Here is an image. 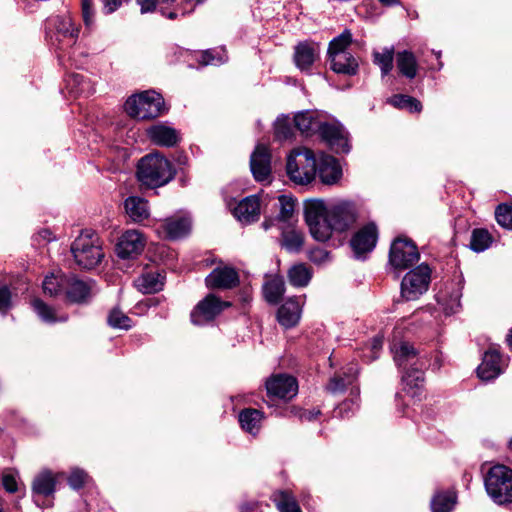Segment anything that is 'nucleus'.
<instances>
[{"label":"nucleus","instance_id":"nucleus-1","mask_svg":"<svg viewBox=\"0 0 512 512\" xmlns=\"http://www.w3.org/2000/svg\"><path fill=\"white\" fill-rule=\"evenodd\" d=\"M305 220L311 236L325 242L334 232L343 233L351 229L357 220V210L348 201L328 205L321 199H312L305 204Z\"/></svg>","mask_w":512,"mask_h":512},{"label":"nucleus","instance_id":"nucleus-2","mask_svg":"<svg viewBox=\"0 0 512 512\" xmlns=\"http://www.w3.org/2000/svg\"><path fill=\"white\" fill-rule=\"evenodd\" d=\"M394 360L397 365L406 369L402 380L406 387L420 390L424 386V369L429 365L426 355H418L413 346L403 342L398 347L394 346Z\"/></svg>","mask_w":512,"mask_h":512},{"label":"nucleus","instance_id":"nucleus-3","mask_svg":"<svg viewBox=\"0 0 512 512\" xmlns=\"http://www.w3.org/2000/svg\"><path fill=\"white\" fill-rule=\"evenodd\" d=\"M71 253L82 269H93L104 257L99 236L91 230L82 231L71 244Z\"/></svg>","mask_w":512,"mask_h":512},{"label":"nucleus","instance_id":"nucleus-4","mask_svg":"<svg viewBox=\"0 0 512 512\" xmlns=\"http://www.w3.org/2000/svg\"><path fill=\"white\" fill-rule=\"evenodd\" d=\"M287 174L292 182L298 185L311 183L316 176L317 164L312 150L296 148L287 158Z\"/></svg>","mask_w":512,"mask_h":512},{"label":"nucleus","instance_id":"nucleus-5","mask_svg":"<svg viewBox=\"0 0 512 512\" xmlns=\"http://www.w3.org/2000/svg\"><path fill=\"white\" fill-rule=\"evenodd\" d=\"M488 495L498 504L512 502V469L498 464L489 469L485 476Z\"/></svg>","mask_w":512,"mask_h":512},{"label":"nucleus","instance_id":"nucleus-6","mask_svg":"<svg viewBox=\"0 0 512 512\" xmlns=\"http://www.w3.org/2000/svg\"><path fill=\"white\" fill-rule=\"evenodd\" d=\"M153 90L130 96L124 105L126 113L137 120H152L160 115V101Z\"/></svg>","mask_w":512,"mask_h":512},{"label":"nucleus","instance_id":"nucleus-7","mask_svg":"<svg viewBox=\"0 0 512 512\" xmlns=\"http://www.w3.org/2000/svg\"><path fill=\"white\" fill-rule=\"evenodd\" d=\"M49 29H54L51 36L53 45L60 50L72 47L79 35V27L75 25L70 15L56 16L48 20Z\"/></svg>","mask_w":512,"mask_h":512},{"label":"nucleus","instance_id":"nucleus-8","mask_svg":"<svg viewBox=\"0 0 512 512\" xmlns=\"http://www.w3.org/2000/svg\"><path fill=\"white\" fill-rule=\"evenodd\" d=\"M431 270L428 265L421 264L409 271L401 282V295L407 300H415L428 290Z\"/></svg>","mask_w":512,"mask_h":512},{"label":"nucleus","instance_id":"nucleus-9","mask_svg":"<svg viewBox=\"0 0 512 512\" xmlns=\"http://www.w3.org/2000/svg\"><path fill=\"white\" fill-rule=\"evenodd\" d=\"M416 245L409 239L397 238L391 245L389 261L395 269H407L419 260Z\"/></svg>","mask_w":512,"mask_h":512},{"label":"nucleus","instance_id":"nucleus-10","mask_svg":"<svg viewBox=\"0 0 512 512\" xmlns=\"http://www.w3.org/2000/svg\"><path fill=\"white\" fill-rule=\"evenodd\" d=\"M136 176L143 189L160 187V154L155 152L143 156L138 162Z\"/></svg>","mask_w":512,"mask_h":512},{"label":"nucleus","instance_id":"nucleus-11","mask_svg":"<svg viewBox=\"0 0 512 512\" xmlns=\"http://www.w3.org/2000/svg\"><path fill=\"white\" fill-rule=\"evenodd\" d=\"M231 303L222 301L214 294H208L191 312V320L196 325H204L213 321Z\"/></svg>","mask_w":512,"mask_h":512},{"label":"nucleus","instance_id":"nucleus-12","mask_svg":"<svg viewBox=\"0 0 512 512\" xmlns=\"http://www.w3.org/2000/svg\"><path fill=\"white\" fill-rule=\"evenodd\" d=\"M145 246V239L138 230H127L116 244V254L121 259H134L139 256Z\"/></svg>","mask_w":512,"mask_h":512},{"label":"nucleus","instance_id":"nucleus-13","mask_svg":"<svg viewBox=\"0 0 512 512\" xmlns=\"http://www.w3.org/2000/svg\"><path fill=\"white\" fill-rule=\"evenodd\" d=\"M267 393L271 397L289 400L298 392V384L294 377L286 374L273 375L266 381Z\"/></svg>","mask_w":512,"mask_h":512},{"label":"nucleus","instance_id":"nucleus-14","mask_svg":"<svg viewBox=\"0 0 512 512\" xmlns=\"http://www.w3.org/2000/svg\"><path fill=\"white\" fill-rule=\"evenodd\" d=\"M205 284L210 289H232L239 284V275L233 267H216L205 278Z\"/></svg>","mask_w":512,"mask_h":512},{"label":"nucleus","instance_id":"nucleus-15","mask_svg":"<svg viewBox=\"0 0 512 512\" xmlns=\"http://www.w3.org/2000/svg\"><path fill=\"white\" fill-rule=\"evenodd\" d=\"M320 45L312 40L299 42L294 47V63L301 71H309L319 58Z\"/></svg>","mask_w":512,"mask_h":512},{"label":"nucleus","instance_id":"nucleus-16","mask_svg":"<svg viewBox=\"0 0 512 512\" xmlns=\"http://www.w3.org/2000/svg\"><path fill=\"white\" fill-rule=\"evenodd\" d=\"M250 167L256 181H268L271 176V156L266 146L258 145L251 155Z\"/></svg>","mask_w":512,"mask_h":512},{"label":"nucleus","instance_id":"nucleus-17","mask_svg":"<svg viewBox=\"0 0 512 512\" xmlns=\"http://www.w3.org/2000/svg\"><path fill=\"white\" fill-rule=\"evenodd\" d=\"M378 237L377 227L368 224L361 228L351 239V247L357 256L370 252L376 245Z\"/></svg>","mask_w":512,"mask_h":512},{"label":"nucleus","instance_id":"nucleus-18","mask_svg":"<svg viewBox=\"0 0 512 512\" xmlns=\"http://www.w3.org/2000/svg\"><path fill=\"white\" fill-rule=\"evenodd\" d=\"M261 202L257 195H251L241 200L234 208V216L243 223H252L259 219Z\"/></svg>","mask_w":512,"mask_h":512},{"label":"nucleus","instance_id":"nucleus-19","mask_svg":"<svg viewBox=\"0 0 512 512\" xmlns=\"http://www.w3.org/2000/svg\"><path fill=\"white\" fill-rule=\"evenodd\" d=\"M321 137L326 140L337 152H348L349 145L341 126L323 123L318 126Z\"/></svg>","mask_w":512,"mask_h":512},{"label":"nucleus","instance_id":"nucleus-20","mask_svg":"<svg viewBox=\"0 0 512 512\" xmlns=\"http://www.w3.org/2000/svg\"><path fill=\"white\" fill-rule=\"evenodd\" d=\"M301 312V297H292L280 306L278 309L277 318L282 326L290 328L298 323L301 317Z\"/></svg>","mask_w":512,"mask_h":512},{"label":"nucleus","instance_id":"nucleus-21","mask_svg":"<svg viewBox=\"0 0 512 512\" xmlns=\"http://www.w3.org/2000/svg\"><path fill=\"white\" fill-rule=\"evenodd\" d=\"M318 175L322 183L333 185L341 178L342 170L336 158L325 155L320 159Z\"/></svg>","mask_w":512,"mask_h":512},{"label":"nucleus","instance_id":"nucleus-22","mask_svg":"<svg viewBox=\"0 0 512 512\" xmlns=\"http://www.w3.org/2000/svg\"><path fill=\"white\" fill-rule=\"evenodd\" d=\"M166 237L176 240L187 236L191 231V220L186 215H174L165 220Z\"/></svg>","mask_w":512,"mask_h":512},{"label":"nucleus","instance_id":"nucleus-23","mask_svg":"<svg viewBox=\"0 0 512 512\" xmlns=\"http://www.w3.org/2000/svg\"><path fill=\"white\" fill-rule=\"evenodd\" d=\"M501 356L496 350L484 354L482 363L477 368L478 376L485 381L496 378L501 373Z\"/></svg>","mask_w":512,"mask_h":512},{"label":"nucleus","instance_id":"nucleus-24","mask_svg":"<svg viewBox=\"0 0 512 512\" xmlns=\"http://www.w3.org/2000/svg\"><path fill=\"white\" fill-rule=\"evenodd\" d=\"M328 59L331 69L337 74L352 76L358 72V61L351 53L335 54Z\"/></svg>","mask_w":512,"mask_h":512},{"label":"nucleus","instance_id":"nucleus-25","mask_svg":"<svg viewBox=\"0 0 512 512\" xmlns=\"http://www.w3.org/2000/svg\"><path fill=\"white\" fill-rule=\"evenodd\" d=\"M128 217L134 222H142L149 217L148 202L138 196H130L124 202Z\"/></svg>","mask_w":512,"mask_h":512},{"label":"nucleus","instance_id":"nucleus-26","mask_svg":"<svg viewBox=\"0 0 512 512\" xmlns=\"http://www.w3.org/2000/svg\"><path fill=\"white\" fill-rule=\"evenodd\" d=\"M281 246L288 252H299L304 244L303 233L292 225L282 229Z\"/></svg>","mask_w":512,"mask_h":512},{"label":"nucleus","instance_id":"nucleus-27","mask_svg":"<svg viewBox=\"0 0 512 512\" xmlns=\"http://www.w3.org/2000/svg\"><path fill=\"white\" fill-rule=\"evenodd\" d=\"M396 65L399 73L408 79H413L417 75L418 64L415 55L408 50L396 53Z\"/></svg>","mask_w":512,"mask_h":512},{"label":"nucleus","instance_id":"nucleus-28","mask_svg":"<svg viewBox=\"0 0 512 512\" xmlns=\"http://www.w3.org/2000/svg\"><path fill=\"white\" fill-rule=\"evenodd\" d=\"M263 418V413L254 408H246L239 414L242 429L253 435L259 432Z\"/></svg>","mask_w":512,"mask_h":512},{"label":"nucleus","instance_id":"nucleus-29","mask_svg":"<svg viewBox=\"0 0 512 512\" xmlns=\"http://www.w3.org/2000/svg\"><path fill=\"white\" fill-rule=\"evenodd\" d=\"M56 479L52 472L42 471L33 480L32 491L36 495L48 497L55 492Z\"/></svg>","mask_w":512,"mask_h":512},{"label":"nucleus","instance_id":"nucleus-30","mask_svg":"<svg viewBox=\"0 0 512 512\" xmlns=\"http://www.w3.org/2000/svg\"><path fill=\"white\" fill-rule=\"evenodd\" d=\"M65 294L71 302H84L90 295V286L75 277H68Z\"/></svg>","mask_w":512,"mask_h":512},{"label":"nucleus","instance_id":"nucleus-31","mask_svg":"<svg viewBox=\"0 0 512 512\" xmlns=\"http://www.w3.org/2000/svg\"><path fill=\"white\" fill-rule=\"evenodd\" d=\"M271 500L279 512H302L295 496L289 490L275 491L271 496Z\"/></svg>","mask_w":512,"mask_h":512},{"label":"nucleus","instance_id":"nucleus-32","mask_svg":"<svg viewBox=\"0 0 512 512\" xmlns=\"http://www.w3.org/2000/svg\"><path fill=\"white\" fill-rule=\"evenodd\" d=\"M457 501L453 490L438 491L431 501L432 512H451Z\"/></svg>","mask_w":512,"mask_h":512},{"label":"nucleus","instance_id":"nucleus-33","mask_svg":"<svg viewBox=\"0 0 512 512\" xmlns=\"http://www.w3.org/2000/svg\"><path fill=\"white\" fill-rule=\"evenodd\" d=\"M159 277L158 271L145 272L135 280V286L144 294L157 293L160 290Z\"/></svg>","mask_w":512,"mask_h":512},{"label":"nucleus","instance_id":"nucleus-34","mask_svg":"<svg viewBox=\"0 0 512 512\" xmlns=\"http://www.w3.org/2000/svg\"><path fill=\"white\" fill-rule=\"evenodd\" d=\"M68 283V276L63 274H51L46 276L43 281V291L46 295L51 297L58 296L65 293V288Z\"/></svg>","mask_w":512,"mask_h":512},{"label":"nucleus","instance_id":"nucleus-35","mask_svg":"<svg viewBox=\"0 0 512 512\" xmlns=\"http://www.w3.org/2000/svg\"><path fill=\"white\" fill-rule=\"evenodd\" d=\"M267 302L277 304L285 292V283L282 278L274 277L268 280L263 287Z\"/></svg>","mask_w":512,"mask_h":512},{"label":"nucleus","instance_id":"nucleus-36","mask_svg":"<svg viewBox=\"0 0 512 512\" xmlns=\"http://www.w3.org/2000/svg\"><path fill=\"white\" fill-rule=\"evenodd\" d=\"M187 158L182 152L177 153L175 163L162 156V186L174 179L178 169L186 164Z\"/></svg>","mask_w":512,"mask_h":512},{"label":"nucleus","instance_id":"nucleus-37","mask_svg":"<svg viewBox=\"0 0 512 512\" xmlns=\"http://www.w3.org/2000/svg\"><path fill=\"white\" fill-rule=\"evenodd\" d=\"M311 277L312 272L305 264L294 265L288 271L289 282L295 287L307 286Z\"/></svg>","mask_w":512,"mask_h":512},{"label":"nucleus","instance_id":"nucleus-38","mask_svg":"<svg viewBox=\"0 0 512 512\" xmlns=\"http://www.w3.org/2000/svg\"><path fill=\"white\" fill-rule=\"evenodd\" d=\"M352 43V34L349 30L343 31L339 36L332 39L328 47V58L333 57L335 54H346L349 46Z\"/></svg>","mask_w":512,"mask_h":512},{"label":"nucleus","instance_id":"nucleus-39","mask_svg":"<svg viewBox=\"0 0 512 512\" xmlns=\"http://www.w3.org/2000/svg\"><path fill=\"white\" fill-rule=\"evenodd\" d=\"M394 48L386 47L381 52H373V62L381 69L382 75H387L393 68Z\"/></svg>","mask_w":512,"mask_h":512},{"label":"nucleus","instance_id":"nucleus-40","mask_svg":"<svg viewBox=\"0 0 512 512\" xmlns=\"http://www.w3.org/2000/svg\"><path fill=\"white\" fill-rule=\"evenodd\" d=\"M389 102L396 108L406 109L409 112H420L422 104L419 100L408 95H394Z\"/></svg>","mask_w":512,"mask_h":512},{"label":"nucleus","instance_id":"nucleus-41","mask_svg":"<svg viewBox=\"0 0 512 512\" xmlns=\"http://www.w3.org/2000/svg\"><path fill=\"white\" fill-rule=\"evenodd\" d=\"M67 85L78 94H90L94 92L90 81L82 74H71L67 79Z\"/></svg>","mask_w":512,"mask_h":512},{"label":"nucleus","instance_id":"nucleus-42","mask_svg":"<svg viewBox=\"0 0 512 512\" xmlns=\"http://www.w3.org/2000/svg\"><path fill=\"white\" fill-rule=\"evenodd\" d=\"M201 65H219L227 61V55L224 49H208L202 51L197 58Z\"/></svg>","mask_w":512,"mask_h":512},{"label":"nucleus","instance_id":"nucleus-43","mask_svg":"<svg viewBox=\"0 0 512 512\" xmlns=\"http://www.w3.org/2000/svg\"><path fill=\"white\" fill-rule=\"evenodd\" d=\"M492 238L485 229H475L471 235L470 247L476 252L486 250L491 244Z\"/></svg>","mask_w":512,"mask_h":512},{"label":"nucleus","instance_id":"nucleus-44","mask_svg":"<svg viewBox=\"0 0 512 512\" xmlns=\"http://www.w3.org/2000/svg\"><path fill=\"white\" fill-rule=\"evenodd\" d=\"M295 127L302 133H310L318 127V124L311 112H300L294 117Z\"/></svg>","mask_w":512,"mask_h":512},{"label":"nucleus","instance_id":"nucleus-45","mask_svg":"<svg viewBox=\"0 0 512 512\" xmlns=\"http://www.w3.org/2000/svg\"><path fill=\"white\" fill-rule=\"evenodd\" d=\"M279 214L277 219L279 221H288L295 210V200L288 195H280L278 197Z\"/></svg>","mask_w":512,"mask_h":512},{"label":"nucleus","instance_id":"nucleus-46","mask_svg":"<svg viewBox=\"0 0 512 512\" xmlns=\"http://www.w3.org/2000/svg\"><path fill=\"white\" fill-rule=\"evenodd\" d=\"M107 322L112 328L128 330L132 326L131 319L117 308L109 312Z\"/></svg>","mask_w":512,"mask_h":512},{"label":"nucleus","instance_id":"nucleus-47","mask_svg":"<svg viewBox=\"0 0 512 512\" xmlns=\"http://www.w3.org/2000/svg\"><path fill=\"white\" fill-rule=\"evenodd\" d=\"M204 0H180L177 7H174L172 11L165 12L162 8V16H166L169 19H175L178 15H185L194 10L196 4L203 2Z\"/></svg>","mask_w":512,"mask_h":512},{"label":"nucleus","instance_id":"nucleus-48","mask_svg":"<svg viewBox=\"0 0 512 512\" xmlns=\"http://www.w3.org/2000/svg\"><path fill=\"white\" fill-rule=\"evenodd\" d=\"M495 216L500 226L512 229V206L500 204L496 209Z\"/></svg>","mask_w":512,"mask_h":512},{"label":"nucleus","instance_id":"nucleus-49","mask_svg":"<svg viewBox=\"0 0 512 512\" xmlns=\"http://www.w3.org/2000/svg\"><path fill=\"white\" fill-rule=\"evenodd\" d=\"M181 139V134L178 130L162 124V146L175 147Z\"/></svg>","mask_w":512,"mask_h":512},{"label":"nucleus","instance_id":"nucleus-50","mask_svg":"<svg viewBox=\"0 0 512 512\" xmlns=\"http://www.w3.org/2000/svg\"><path fill=\"white\" fill-rule=\"evenodd\" d=\"M32 306L43 321L55 322L57 320L55 316V311L51 307L46 305L42 300L34 299L32 302Z\"/></svg>","mask_w":512,"mask_h":512},{"label":"nucleus","instance_id":"nucleus-51","mask_svg":"<svg viewBox=\"0 0 512 512\" xmlns=\"http://www.w3.org/2000/svg\"><path fill=\"white\" fill-rule=\"evenodd\" d=\"M275 135L281 140L288 139L292 136V128L289 117L282 116L277 118L275 122Z\"/></svg>","mask_w":512,"mask_h":512},{"label":"nucleus","instance_id":"nucleus-52","mask_svg":"<svg viewBox=\"0 0 512 512\" xmlns=\"http://www.w3.org/2000/svg\"><path fill=\"white\" fill-rule=\"evenodd\" d=\"M88 479V475L85 471L81 469H74L70 473V476L68 477V484L73 489H80L84 486L86 483V480Z\"/></svg>","mask_w":512,"mask_h":512},{"label":"nucleus","instance_id":"nucleus-53","mask_svg":"<svg viewBox=\"0 0 512 512\" xmlns=\"http://www.w3.org/2000/svg\"><path fill=\"white\" fill-rule=\"evenodd\" d=\"M351 383V379H344L342 377H334L327 385V390L331 393H338L345 390L346 386Z\"/></svg>","mask_w":512,"mask_h":512},{"label":"nucleus","instance_id":"nucleus-54","mask_svg":"<svg viewBox=\"0 0 512 512\" xmlns=\"http://www.w3.org/2000/svg\"><path fill=\"white\" fill-rule=\"evenodd\" d=\"M11 305V293L6 286L0 287V312L6 313Z\"/></svg>","mask_w":512,"mask_h":512},{"label":"nucleus","instance_id":"nucleus-55","mask_svg":"<svg viewBox=\"0 0 512 512\" xmlns=\"http://www.w3.org/2000/svg\"><path fill=\"white\" fill-rule=\"evenodd\" d=\"M330 258L329 252L323 249H314L310 252V260L315 263H323Z\"/></svg>","mask_w":512,"mask_h":512},{"label":"nucleus","instance_id":"nucleus-56","mask_svg":"<svg viewBox=\"0 0 512 512\" xmlns=\"http://www.w3.org/2000/svg\"><path fill=\"white\" fill-rule=\"evenodd\" d=\"M2 484L5 490L9 493H14L17 491V481L15 477L11 474H6L2 478Z\"/></svg>","mask_w":512,"mask_h":512},{"label":"nucleus","instance_id":"nucleus-57","mask_svg":"<svg viewBox=\"0 0 512 512\" xmlns=\"http://www.w3.org/2000/svg\"><path fill=\"white\" fill-rule=\"evenodd\" d=\"M142 14L156 10L159 0H136Z\"/></svg>","mask_w":512,"mask_h":512},{"label":"nucleus","instance_id":"nucleus-58","mask_svg":"<svg viewBox=\"0 0 512 512\" xmlns=\"http://www.w3.org/2000/svg\"><path fill=\"white\" fill-rule=\"evenodd\" d=\"M148 136L150 139L156 144H160V126L159 125H153L150 128L147 129Z\"/></svg>","mask_w":512,"mask_h":512},{"label":"nucleus","instance_id":"nucleus-59","mask_svg":"<svg viewBox=\"0 0 512 512\" xmlns=\"http://www.w3.org/2000/svg\"><path fill=\"white\" fill-rule=\"evenodd\" d=\"M121 5V0H105L104 10L106 13L114 12Z\"/></svg>","mask_w":512,"mask_h":512},{"label":"nucleus","instance_id":"nucleus-60","mask_svg":"<svg viewBox=\"0 0 512 512\" xmlns=\"http://www.w3.org/2000/svg\"><path fill=\"white\" fill-rule=\"evenodd\" d=\"M82 13H83V18H84V22L85 24L88 26L91 24L92 22V13H91V8H82Z\"/></svg>","mask_w":512,"mask_h":512},{"label":"nucleus","instance_id":"nucleus-61","mask_svg":"<svg viewBox=\"0 0 512 512\" xmlns=\"http://www.w3.org/2000/svg\"><path fill=\"white\" fill-rule=\"evenodd\" d=\"M319 414H320L319 410H317V411H305L301 415V418L310 421L312 419H315Z\"/></svg>","mask_w":512,"mask_h":512},{"label":"nucleus","instance_id":"nucleus-62","mask_svg":"<svg viewBox=\"0 0 512 512\" xmlns=\"http://www.w3.org/2000/svg\"><path fill=\"white\" fill-rule=\"evenodd\" d=\"M382 339L380 337H375L372 341V350L378 351L382 347Z\"/></svg>","mask_w":512,"mask_h":512},{"label":"nucleus","instance_id":"nucleus-63","mask_svg":"<svg viewBox=\"0 0 512 512\" xmlns=\"http://www.w3.org/2000/svg\"><path fill=\"white\" fill-rule=\"evenodd\" d=\"M180 3V0H162V5L163 4H173L175 5V7H177V4Z\"/></svg>","mask_w":512,"mask_h":512},{"label":"nucleus","instance_id":"nucleus-64","mask_svg":"<svg viewBox=\"0 0 512 512\" xmlns=\"http://www.w3.org/2000/svg\"><path fill=\"white\" fill-rule=\"evenodd\" d=\"M271 225H272V220H265L262 223L264 230H268L271 227Z\"/></svg>","mask_w":512,"mask_h":512}]
</instances>
